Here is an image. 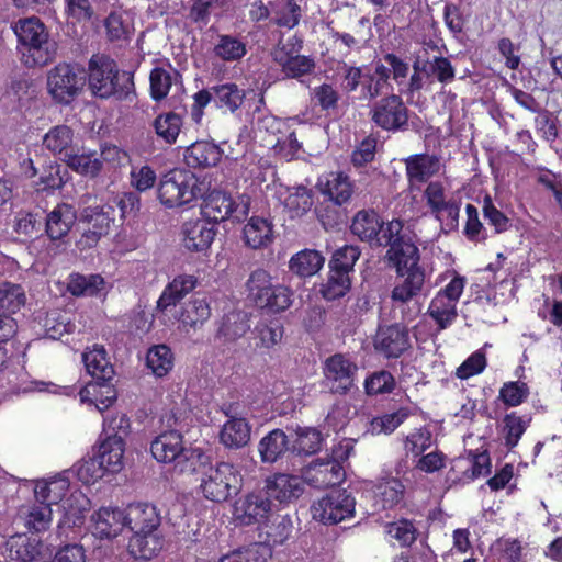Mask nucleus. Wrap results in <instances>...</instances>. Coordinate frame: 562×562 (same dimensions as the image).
I'll return each instance as SVG.
<instances>
[{
  "mask_svg": "<svg viewBox=\"0 0 562 562\" xmlns=\"http://www.w3.org/2000/svg\"><path fill=\"white\" fill-rule=\"evenodd\" d=\"M374 348L385 358L401 357L409 348L407 329L398 324L380 328L374 338Z\"/></svg>",
  "mask_w": 562,
  "mask_h": 562,
  "instance_id": "nucleus-17",
  "label": "nucleus"
},
{
  "mask_svg": "<svg viewBox=\"0 0 562 562\" xmlns=\"http://www.w3.org/2000/svg\"><path fill=\"white\" fill-rule=\"evenodd\" d=\"M211 317V306L206 297H194L183 304L179 322L184 327L198 328Z\"/></svg>",
  "mask_w": 562,
  "mask_h": 562,
  "instance_id": "nucleus-40",
  "label": "nucleus"
},
{
  "mask_svg": "<svg viewBox=\"0 0 562 562\" xmlns=\"http://www.w3.org/2000/svg\"><path fill=\"white\" fill-rule=\"evenodd\" d=\"M249 209L250 198L248 195L241 194L233 198L227 192L214 190L204 199L202 214L216 225L226 220L240 222L247 217Z\"/></svg>",
  "mask_w": 562,
  "mask_h": 562,
  "instance_id": "nucleus-6",
  "label": "nucleus"
},
{
  "mask_svg": "<svg viewBox=\"0 0 562 562\" xmlns=\"http://www.w3.org/2000/svg\"><path fill=\"white\" fill-rule=\"evenodd\" d=\"M77 222V211L68 203L57 204L45 218V232L50 240L65 244V238Z\"/></svg>",
  "mask_w": 562,
  "mask_h": 562,
  "instance_id": "nucleus-19",
  "label": "nucleus"
},
{
  "mask_svg": "<svg viewBox=\"0 0 562 562\" xmlns=\"http://www.w3.org/2000/svg\"><path fill=\"white\" fill-rule=\"evenodd\" d=\"M74 131L67 125H56L44 135L43 146L55 156H63L64 160L74 150Z\"/></svg>",
  "mask_w": 562,
  "mask_h": 562,
  "instance_id": "nucleus-34",
  "label": "nucleus"
},
{
  "mask_svg": "<svg viewBox=\"0 0 562 562\" xmlns=\"http://www.w3.org/2000/svg\"><path fill=\"white\" fill-rule=\"evenodd\" d=\"M164 547V537L158 532H133L127 550L135 559L150 560L156 557Z\"/></svg>",
  "mask_w": 562,
  "mask_h": 562,
  "instance_id": "nucleus-31",
  "label": "nucleus"
},
{
  "mask_svg": "<svg viewBox=\"0 0 562 562\" xmlns=\"http://www.w3.org/2000/svg\"><path fill=\"white\" fill-rule=\"evenodd\" d=\"M184 448L182 436L177 430L161 432L150 445L153 457L164 463H171Z\"/></svg>",
  "mask_w": 562,
  "mask_h": 562,
  "instance_id": "nucleus-29",
  "label": "nucleus"
},
{
  "mask_svg": "<svg viewBox=\"0 0 562 562\" xmlns=\"http://www.w3.org/2000/svg\"><path fill=\"white\" fill-rule=\"evenodd\" d=\"M89 87L94 95L103 99H127L134 91L133 75L120 71L113 59L94 55L89 61Z\"/></svg>",
  "mask_w": 562,
  "mask_h": 562,
  "instance_id": "nucleus-2",
  "label": "nucleus"
},
{
  "mask_svg": "<svg viewBox=\"0 0 562 562\" xmlns=\"http://www.w3.org/2000/svg\"><path fill=\"white\" fill-rule=\"evenodd\" d=\"M146 366L157 378L166 376L173 368V353L166 345H156L148 349Z\"/></svg>",
  "mask_w": 562,
  "mask_h": 562,
  "instance_id": "nucleus-50",
  "label": "nucleus"
},
{
  "mask_svg": "<svg viewBox=\"0 0 562 562\" xmlns=\"http://www.w3.org/2000/svg\"><path fill=\"white\" fill-rule=\"evenodd\" d=\"M289 449L288 435L281 429L271 430L258 445L261 461L267 463L276 462Z\"/></svg>",
  "mask_w": 562,
  "mask_h": 562,
  "instance_id": "nucleus-38",
  "label": "nucleus"
},
{
  "mask_svg": "<svg viewBox=\"0 0 562 562\" xmlns=\"http://www.w3.org/2000/svg\"><path fill=\"white\" fill-rule=\"evenodd\" d=\"M271 22L280 27L294 29L301 19V7L295 0L271 1Z\"/></svg>",
  "mask_w": 562,
  "mask_h": 562,
  "instance_id": "nucleus-46",
  "label": "nucleus"
},
{
  "mask_svg": "<svg viewBox=\"0 0 562 562\" xmlns=\"http://www.w3.org/2000/svg\"><path fill=\"white\" fill-rule=\"evenodd\" d=\"M198 195V179L189 170L172 169L160 177L157 187L159 202L168 209L191 203Z\"/></svg>",
  "mask_w": 562,
  "mask_h": 562,
  "instance_id": "nucleus-4",
  "label": "nucleus"
},
{
  "mask_svg": "<svg viewBox=\"0 0 562 562\" xmlns=\"http://www.w3.org/2000/svg\"><path fill=\"white\" fill-rule=\"evenodd\" d=\"M303 476L308 485L315 488H327L344 481L345 470L336 460L316 459L304 470Z\"/></svg>",
  "mask_w": 562,
  "mask_h": 562,
  "instance_id": "nucleus-15",
  "label": "nucleus"
},
{
  "mask_svg": "<svg viewBox=\"0 0 562 562\" xmlns=\"http://www.w3.org/2000/svg\"><path fill=\"white\" fill-rule=\"evenodd\" d=\"M423 72L435 78L442 85L451 83L456 78V69L451 61L442 56H435L423 65Z\"/></svg>",
  "mask_w": 562,
  "mask_h": 562,
  "instance_id": "nucleus-57",
  "label": "nucleus"
},
{
  "mask_svg": "<svg viewBox=\"0 0 562 562\" xmlns=\"http://www.w3.org/2000/svg\"><path fill=\"white\" fill-rule=\"evenodd\" d=\"M403 495L404 485L400 480H383L374 488L375 506L381 509L393 508L402 502Z\"/></svg>",
  "mask_w": 562,
  "mask_h": 562,
  "instance_id": "nucleus-44",
  "label": "nucleus"
},
{
  "mask_svg": "<svg viewBox=\"0 0 562 562\" xmlns=\"http://www.w3.org/2000/svg\"><path fill=\"white\" fill-rule=\"evenodd\" d=\"M384 225L380 215L374 210H361L357 212L351 223V232L362 241L371 246H380L383 239Z\"/></svg>",
  "mask_w": 562,
  "mask_h": 562,
  "instance_id": "nucleus-22",
  "label": "nucleus"
},
{
  "mask_svg": "<svg viewBox=\"0 0 562 562\" xmlns=\"http://www.w3.org/2000/svg\"><path fill=\"white\" fill-rule=\"evenodd\" d=\"M403 162L409 187L417 189L437 176L442 168L440 158L429 154L411 155L404 158Z\"/></svg>",
  "mask_w": 562,
  "mask_h": 562,
  "instance_id": "nucleus-16",
  "label": "nucleus"
},
{
  "mask_svg": "<svg viewBox=\"0 0 562 562\" xmlns=\"http://www.w3.org/2000/svg\"><path fill=\"white\" fill-rule=\"evenodd\" d=\"M198 280L192 274L177 276L162 291L157 301V308L166 311L170 306H175L188 293L195 289Z\"/></svg>",
  "mask_w": 562,
  "mask_h": 562,
  "instance_id": "nucleus-33",
  "label": "nucleus"
},
{
  "mask_svg": "<svg viewBox=\"0 0 562 562\" xmlns=\"http://www.w3.org/2000/svg\"><path fill=\"white\" fill-rule=\"evenodd\" d=\"M322 440V434L318 430L299 427L291 450L296 454H313L321 449Z\"/></svg>",
  "mask_w": 562,
  "mask_h": 562,
  "instance_id": "nucleus-56",
  "label": "nucleus"
},
{
  "mask_svg": "<svg viewBox=\"0 0 562 562\" xmlns=\"http://www.w3.org/2000/svg\"><path fill=\"white\" fill-rule=\"evenodd\" d=\"M424 198L431 214L440 223L442 232L447 234L458 229L461 203L447 198L440 181L429 182L424 191Z\"/></svg>",
  "mask_w": 562,
  "mask_h": 562,
  "instance_id": "nucleus-10",
  "label": "nucleus"
},
{
  "mask_svg": "<svg viewBox=\"0 0 562 562\" xmlns=\"http://www.w3.org/2000/svg\"><path fill=\"white\" fill-rule=\"evenodd\" d=\"M26 302L25 291L21 284L3 282L0 284V312L14 314Z\"/></svg>",
  "mask_w": 562,
  "mask_h": 562,
  "instance_id": "nucleus-53",
  "label": "nucleus"
},
{
  "mask_svg": "<svg viewBox=\"0 0 562 562\" xmlns=\"http://www.w3.org/2000/svg\"><path fill=\"white\" fill-rule=\"evenodd\" d=\"M231 554L237 562H267L272 557V550L268 544L255 542L234 550Z\"/></svg>",
  "mask_w": 562,
  "mask_h": 562,
  "instance_id": "nucleus-64",
  "label": "nucleus"
},
{
  "mask_svg": "<svg viewBox=\"0 0 562 562\" xmlns=\"http://www.w3.org/2000/svg\"><path fill=\"white\" fill-rule=\"evenodd\" d=\"M82 361L87 372L94 381L110 382L114 376V369L110 363L106 350L101 345H93L82 353Z\"/></svg>",
  "mask_w": 562,
  "mask_h": 562,
  "instance_id": "nucleus-26",
  "label": "nucleus"
},
{
  "mask_svg": "<svg viewBox=\"0 0 562 562\" xmlns=\"http://www.w3.org/2000/svg\"><path fill=\"white\" fill-rule=\"evenodd\" d=\"M16 519L26 529L41 532L48 529L52 522V509L41 501L25 504L19 508Z\"/></svg>",
  "mask_w": 562,
  "mask_h": 562,
  "instance_id": "nucleus-28",
  "label": "nucleus"
},
{
  "mask_svg": "<svg viewBox=\"0 0 562 562\" xmlns=\"http://www.w3.org/2000/svg\"><path fill=\"white\" fill-rule=\"evenodd\" d=\"M68 178L69 173L67 169L60 164L52 161L47 166L43 167L36 183L37 190L48 191L61 189L68 181Z\"/></svg>",
  "mask_w": 562,
  "mask_h": 562,
  "instance_id": "nucleus-54",
  "label": "nucleus"
},
{
  "mask_svg": "<svg viewBox=\"0 0 562 562\" xmlns=\"http://www.w3.org/2000/svg\"><path fill=\"white\" fill-rule=\"evenodd\" d=\"M431 432L426 427L414 429L405 437L404 450L406 454L419 457L431 447Z\"/></svg>",
  "mask_w": 562,
  "mask_h": 562,
  "instance_id": "nucleus-60",
  "label": "nucleus"
},
{
  "mask_svg": "<svg viewBox=\"0 0 562 562\" xmlns=\"http://www.w3.org/2000/svg\"><path fill=\"white\" fill-rule=\"evenodd\" d=\"M183 245L190 251H204L212 245L216 226L206 218L190 220L182 225Z\"/></svg>",
  "mask_w": 562,
  "mask_h": 562,
  "instance_id": "nucleus-20",
  "label": "nucleus"
},
{
  "mask_svg": "<svg viewBox=\"0 0 562 562\" xmlns=\"http://www.w3.org/2000/svg\"><path fill=\"white\" fill-rule=\"evenodd\" d=\"M266 495L279 503H290L299 498L304 491V482L297 475L276 473L265 481Z\"/></svg>",
  "mask_w": 562,
  "mask_h": 562,
  "instance_id": "nucleus-18",
  "label": "nucleus"
},
{
  "mask_svg": "<svg viewBox=\"0 0 562 562\" xmlns=\"http://www.w3.org/2000/svg\"><path fill=\"white\" fill-rule=\"evenodd\" d=\"M403 223L393 220L383 231L381 247H389L385 260L401 281L391 291V302L401 319L411 323L422 313L419 294L425 285L426 273L420 266V251L409 237L402 235Z\"/></svg>",
  "mask_w": 562,
  "mask_h": 562,
  "instance_id": "nucleus-1",
  "label": "nucleus"
},
{
  "mask_svg": "<svg viewBox=\"0 0 562 562\" xmlns=\"http://www.w3.org/2000/svg\"><path fill=\"white\" fill-rule=\"evenodd\" d=\"M153 127L158 138L173 145L181 132L182 117L175 112L161 113L154 120Z\"/></svg>",
  "mask_w": 562,
  "mask_h": 562,
  "instance_id": "nucleus-51",
  "label": "nucleus"
},
{
  "mask_svg": "<svg viewBox=\"0 0 562 562\" xmlns=\"http://www.w3.org/2000/svg\"><path fill=\"white\" fill-rule=\"evenodd\" d=\"M177 76L178 74L176 71L167 70L161 67L154 68L149 76L151 98L155 101L165 99Z\"/></svg>",
  "mask_w": 562,
  "mask_h": 562,
  "instance_id": "nucleus-58",
  "label": "nucleus"
},
{
  "mask_svg": "<svg viewBox=\"0 0 562 562\" xmlns=\"http://www.w3.org/2000/svg\"><path fill=\"white\" fill-rule=\"evenodd\" d=\"M9 558L18 562H42L43 544L36 538L26 535H14L7 541Z\"/></svg>",
  "mask_w": 562,
  "mask_h": 562,
  "instance_id": "nucleus-25",
  "label": "nucleus"
},
{
  "mask_svg": "<svg viewBox=\"0 0 562 562\" xmlns=\"http://www.w3.org/2000/svg\"><path fill=\"white\" fill-rule=\"evenodd\" d=\"M272 516V504L263 492H251L235 501L233 519L238 526L266 525Z\"/></svg>",
  "mask_w": 562,
  "mask_h": 562,
  "instance_id": "nucleus-13",
  "label": "nucleus"
},
{
  "mask_svg": "<svg viewBox=\"0 0 562 562\" xmlns=\"http://www.w3.org/2000/svg\"><path fill=\"white\" fill-rule=\"evenodd\" d=\"M350 288L349 274L330 269L327 281L322 285L323 296L333 301L344 296Z\"/></svg>",
  "mask_w": 562,
  "mask_h": 562,
  "instance_id": "nucleus-59",
  "label": "nucleus"
},
{
  "mask_svg": "<svg viewBox=\"0 0 562 562\" xmlns=\"http://www.w3.org/2000/svg\"><path fill=\"white\" fill-rule=\"evenodd\" d=\"M321 192L337 205L347 203L353 194V183L344 172H330L319 181Z\"/></svg>",
  "mask_w": 562,
  "mask_h": 562,
  "instance_id": "nucleus-30",
  "label": "nucleus"
},
{
  "mask_svg": "<svg viewBox=\"0 0 562 562\" xmlns=\"http://www.w3.org/2000/svg\"><path fill=\"white\" fill-rule=\"evenodd\" d=\"M359 256L360 250L357 246L345 245L334 252L329 268L349 274Z\"/></svg>",
  "mask_w": 562,
  "mask_h": 562,
  "instance_id": "nucleus-61",
  "label": "nucleus"
},
{
  "mask_svg": "<svg viewBox=\"0 0 562 562\" xmlns=\"http://www.w3.org/2000/svg\"><path fill=\"white\" fill-rule=\"evenodd\" d=\"M249 328L248 313L245 311H233L223 317L217 336L225 341H234L243 337Z\"/></svg>",
  "mask_w": 562,
  "mask_h": 562,
  "instance_id": "nucleus-43",
  "label": "nucleus"
},
{
  "mask_svg": "<svg viewBox=\"0 0 562 562\" xmlns=\"http://www.w3.org/2000/svg\"><path fill=\"white\" fill-rule=\"evenodd\" d=\"M244 239L254 249L267 247L273 240L271 222L260 216L250 217L244 227Z\"/></svg>",
  "mask_w": 562,
  "mask_h": 562,
  "instance_id": "nucleus-36",
  "label": "nucleus"
},
{
  "mask_svg": "<svg viewBox=\"0 0 562 562\" xmlns=\"http://www.w3.org/2000/svg\"><path fill=\"white\" fill-rule=\"evenodd\" d=\"M82 218L88 225L87 228L95 231L101 237L109 234L113 221L109 213L99 206L85 209Z\"/></svg>",
  "mask_w": 562,
  "mask_h": 562,
  "instance_id": "nucleus-62",
  "label": "nucleus"
},
{
  "mask_svg": "<svg viewBox=\"0 0 562 562\" xmlns=\"http://www.w3.org/2000/svg\"><path fill=\"white\" fill-rule=\"evenodd\" d=\"M325 262L324 256L314 249H303L293 255L289 261L292 273L307 278L316 274Z\"/></svg>",
  "mask_w": 562,
  "mask_h": 562,
  "instance_id": "nucleus-37",
  "label": "nucleus"
},
{
  "mask_svg": "<svg viewBox=\"0 0 562 562\" xmlns=\"http://www.w3.org/2000/svg\"><path fill=\"white\" fill-rule=\"evenodd\" d=\"M241 481L239 471L232 463L218 462L203 472L200 490L206 499L221 503L239 492Z\"/></svg>",
  "mask_w": 562,
  "mask_h": 562,
  "instance_id": "nucleus-5",
  "label": "nucleus"
},
{
  "mask_svg": "<svg viewBox=\"0 0 562 562\" xmlns=\"http://www.w3.org/2000/svg\"><path fill=\"white\" fill-rule=\"evenodd\" d=\"M105 281L100 274L71 273L67 290L75 296H93L103 291Z\"/></svg>",
  "mask_w": 562,
  "mask_h": 562,
  "instance_id": "nucleus-47",
  "label": "nucleus"
},
{
  "mask_svg": "<svg viewBox=\"0 0 562 562\" xmlns=\"http://www.w3.org/2000/svg\"><path fill=\"white\" fill-rule=\"evenodd\" d=\"M358 366L350 357L335 353L323 364V385L331 394L346 395L355 387Z\"/></svg>",
  "mask_w": 562,
  "mask_h": 562,
  "instance_id": "nucleus-9",
  "label": "nucleus"
},
{
  "mask_svg": "<svg viewBox=\"0 0 562 562\" xmlns=\"http://www.w3.org/2000/svg\"><path fill=\"white\" fill-rule=\"evenodd\" d=\"M12 29L22 46L26 66H45L54 59L55 43L49 40L46 26L38 18L19 19Z\"/></svg>",
  "mask_w": 562,
  "mask_h": 562,
  "instance_id": "nucleus-3",
  "label": "nucleus"
},
{
  "mask_svg": "<svg viewBox=\"0 0 562 562\" xmlns=\"http://www.w3.org/2000/svg\"><path fill=\"white\" fill-rule=\"evenodd\" d=\"M104 154L105 151L98 153L86 148L78 149L77 151L74 149L67 159H65V162L75 172L85 177L94 178L102 170V156Z\"/></svg>",
  "mask_w": 562,
  "mask_h": 562,
  "instance_id": "nucleus-27",
  "label": "nucleus"
},
{
  "mask_svg": "<svg viewBox=\"0 0 562 562\" xmlns=\"http://www.w3.org/2000/svg\"><path fill=\"white\" fill-rule=\"evenodd\" d=\"M370 114L371 120L385 131H403L408 125V109L402 98L394 93L376 101Z\"/></svg>",
  "mask_w": 562,
  "mask_h": 562,
  "instance_id": "nucleus-14",
  "label": "nucleus"
},
{
  "mask_svg": "<svg viewBox=\"0 0 562 562\" xmlns=\"http://www.w3.org/2000/svg\"><path fill=\"white\" fill-rule=\"evenodd\" d=\"M272 285V277L267 270L262 268L255 269L245 283L247 300L258 307L262 304V300H267L266 295L268 291H271Z\"/></svg>",
  "mask_w": 562,
  "mask_h": 562,
  "instance_id": "nucleus-41",
  "label": "nucleus"
},
{
  "mask_svg": "<svg viewBox=\"0 0 562 562\" xmlns=\"http://www.w3.org/2000/svg\"><path fill=\"white\" fill-rule=\"evenodd\" d=\"M124 440L103 439L98 458L106 472L116 473L123 468Z\"/></svg>",
  "mask_w": 562,
  "mask_h": 562,
  "instance_id": "nucleus-49",
  "label": "nucleus"
},
{
  "mask_svg": "<svg viewBox=\"0 0 562 562\" xmlns=\"http://www.w3.org/2000/svg\"><path fill=\"white\" fill-rule=\"evenodd\" d=\"M184 161L191 168L215 166L222 157L220 147L210 142H195L186 148Z\"/></svg>",
  "mask_w": 562,
  "mask_h": 562,
  "instance_id": "nucleus-32",
  "label": "nucleus"
},
{
  "mask_svg": "<svg viewBox=\"0 0 562 562\" xmlns=\"http://www.w3.org/2000/svg\"><path fill=\"white\" fill-rule=\"evenodd\" d=\"M244 100L245 91L235 83H225L213 88V101L218 109L225 112H236Z\"/></svg>",
  "mask_w": 562,
  "mask_h": 562,
  "instance_id": "nucleus-48",
  "label": "nucleus"
},
{
  "mask_svg": "<svg viewBox=\"0 0 562 562\" xmlns=\"http://www.w3.org/2000/svg\"><path fill=\"white\" fill-rule=\"evenodd\" d=\"M205 459L204 453L200 449L184 448L171 463H173V469L179 473H192L199 470V467L204 463Z\"/></svg>",
  "mask_w": 562,
  "mask_h": 562,
  "instance_id": "nucleus-63",
  "label": "nucleus"
},
{
  "mask_svg": "<svg viewBox=\"0 0 562 562\" xmlns=\"http://www.w3.org/2000/svg\"><path fill=\"white\" fill-rule=\"evenodd\" d=\"M312 190L304 186L289 188L283 205L291 218H300L307 214L313 206Z\"/></svg>",
  "mask_w": 562,
  "mask_h": 562,
  "instance_id": "nucleus-42",
  "label": "nucleus"
},
{
  "mask_svg": "<svg viewBox=\"0 0 562 562\" xmlns=\"http://www.w3.org/2000/svg\"><path fill=\"white\" fill-rule=\"evenodd\" d=\"M95 535L100 538L116 537L126 527L125 509L101 507L91 516Z\"/></svg>",
  "mask_w": 562,
  "mask_h": 562,
  "instance_id": "nucleus-24",
  "label": "nucleus"
},
{
  "mask_svg": "<svg viewBox=\"0 0 562 562\" xmlns=\"http://www.w3.org/2000/svg\"><path fill=\"white\" fill-rule=\"evenodd\" d=\"M356 499L347 491H334L315 502L311 508L315 520L336 525L355 516Z\"/></svg>",
  "mask_w": 562,
  "mask_h": 562,
  "instance_id": "nucleus-12",
  "label": "nucleus"
},
{
  "mask_svg": "<svg viewBox=\"0 0 562 562\" xmlns=\"http://www.w3.org/2000/svg\"><path fill=\"white\" fill-rule=\"evenodd\" d=\"M464 286L465 278L457 274L432 297L427 313L440 330L448 328L456 321L458 316L457 304Z\"/></svg>",
  "mask_w": 562,
  "mask_h": 562,
  "instance_id": "nucleus-8",
  "label": "nucleus"
},
{
  "mask_svg": "<svg viewBox=\"0 0 562 562\" xmlns=\"http://www.w3.org/2000/svg\"><path fill=\"white\" fill-rule=\"evenodd\" d=\"M302 43L300 37L293 35L285 43L279 42L271 50L272 60L280 67L281 74L286 79H301L315 69L314 59L300 54Z\"/></svg>",
  "mask_w": 562,
  "mask_h": 562,
  "instance_id": "nucleus-7",
  "label": "nucleus"
},
{
  "mask_svg": "<svg viewBox=\"0 0 562 562\" xmlns=\"http://www.w3.org/2000/svg\"><path fill=\"white\" fill-rule=\"evenodd\" d=\"M213 54L225 63L239 61L247 54L246 43L234 35L220 34L213 46Z\"/></svg>",
  "mask_w": 562,
  "mask_h": 562,
  "instance_id": "nucleus-39",
  "label": "nucleus"
},
{
  "mask_svg": "<svg viewBox=\"0 0 562 562\" xmlns=\"http://www.w3.org/2000/svg\"><path fill=\"white\" fill-rule=\"evenodd\" d=\"M293 291L280 283H273L271 291H268L262 304L258 306L260 310H267L269 313L278 314L286 311L293 303Z\"/></svg>",
  "mask_w": 562,
  "mask_h": 562,
  "instance_id": "nucleus-52",
  "label": "nucleus"
},
{
  "mask_svg": "<svg viewBox=\"0 0 562 562\" xmlns=\"http://www.w3.org/2000/svg\"><path fill=\"white\" fill-rule=\"evenodd\" d=\"M530 419L516 413L507 414L503 419L502 435L507 448L517 446L519 439L529 427Z\"/></svg>",
  "mask_w": 562,
  "mask_h": 562,
  "instance_id": "nucleus-55",
  "label": "nucleus"
},
{
  "mask_svg": "<svg viewBox=\"0 0 562 562\" xmlns=\"http://www.w3.org/2000/svg\"><path fill=\"white\" fill-rule=\"evenodd\" d=\"M224 414L228 419L220 431V442L228 449H240L250 440L251 427L245 418L236 417L233 406H228Z\"/></svg>",
  "mask_w": 562,
  "mask_h": 562,
  "instance_id": "nucleus-23",
  "label": "nucleus"
},
{
  "mask_svg": "<svg viewBox=\"0 0 562 562\" xmlns=\"http://www.w3.org/2000/svg\"><path fill=\"white\" fill-rule=\"evenodd\" d=\"M85 72L69 64H58L47 75V90L58 103H70L85 83Z\"/></svg>",
  "mask_w": 562,
  "mask_h": 562,
  "instance_id": "nucleus-11",
  "label": "nucleus"
},
{
  "mask_svg": "<svg viewBox=\"0 0 562 562\" xmlns=\"http://www.w3.org/2000/svg\"><path fill=\"white\" fill-rule=\"evenodd\" d=\"M69 490V481L64 476L54 477L49 481L37 482L34 488L36 501L47 504H58Z\"/></svg>",
  "mask_w": 562,
  "mask_h": 562,
  "instance_id": "nucleus-45",
  "label": "nucleus"
},
{
  "mask_svg": "<svg viewBox=\"0 0 562 562\" xmlns=\"http://www.w3.org/2000/svg\"><path fill=\"white\" fill-rule=\"evenodd\" d=\"M81 402L95 406L99 412L110 407L116 400V392L109 382L91 381L80 393Z\"/></svg>",
  "mask_w": 562,
  "mask_h": 562,
  "instance_id": "nucleus-35",
  "label": "nucleus"
},
{
  "mask_svg": "<svg viewBox=\"0 0 562 562\" xmlns=\"http://www.w3.org/2000/svg\"><path fill=\"white\" fill-rule=\"evenodd\" d=\"M126 527L133 532H158L161 516L157 507L149 503H133L125 508Z\"/></svg>",
  "mask_w": 562,
  "mask_h": 562,
  "instance_id": "nucleus-21",
  "label": "nucleus"
}]
</instances>
